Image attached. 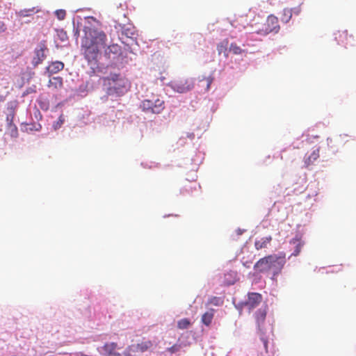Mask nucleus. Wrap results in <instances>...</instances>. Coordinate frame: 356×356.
Here are the masks:
<instances>
[{
  "label": "nucleus",
  "mask_w": 356,
  "mask_h": 356,
  "mask_svg": "<svg viewBox=\"0 0 356 356\" xmlns=\"http://www.w3.org/2000/svg\"><path fill=\"white\" fill-rule=\"evenodd\" d=\"M83 32L81 49L85 58L89 63L97 60L102 48L104 49V54L107 58H115L121 54L122 48L118 44L106 47L107 36L103 31L86 26Z\"/></svg>",
  "instance_id": "nucleus-1"
},
{
  "label": "nucleus",
  "mask_w": 356,
  "mask_h": 356,
  "mask_svg": "<svg viewBox=\"0 0 356 356\" xmlns=\"http://www.w3.org/2000/svg\"><path fill=\"white\" fill-rule=\"evenodd\" d=\"M285 256L270 254L260 259L254 266V268L261 273L273 270V274H278L285 264Z\"/></svg>",
  "instance_id": "nucleus-2"
},
{
  "label": "nucleus",
  "mask_w": 356,
  "mask_h": 356,
  "mask_svg": "<svg viewBox=\"0 0 356 356\" xmlns=\"http://www.w3.org/2000/svg\"><path fill=\"white\" fill-rule=\"evenodd\" d=\"M104 84L107 86L108 95L121 96L128 90V80L120 74H111L104 79Z\"/></svg>",
  "instance_id": "nucleus-3"
},
{
  "label": "nucleus",
  "mask_w": 356,
  "mask_h": 356,
  "mask_svg": "<svg viewBox=\"0 0 356 356\" xmlns=\"http://www.w3.org/2000/svg\"><path fill=\"white\" fill-rule=\"evenodd\" d=\"M140 107L145 112L159 114L165 108L164 101L156 96H152L151 99L143 100Z\"/></svg>",
  "instance_id": "nucleus-4"
},
{
  "label": "nucleus",
  "mask_w": 356,
  "mask_h": 356,
  "mask_svg": "<svg viewBox=\"0 0 356 356\" xmlns=\"http://www.w3.org/2000/svg\"><path fill=\"white\" fill-rule=\"evenodd\" d=\"M262 298L261 296L255 292H251L248 293V298L244 301H239L236 303V298L234 299V303L235 307L238 310H241L243 307H248L249 311L255 308L261 302Z\"/></svg>",
  "instance_id": "nucleus-5"
},
{
  "label": "nucleus",
  "mask_w": 356,
  "mask_h": 356,
  "mask_svg": "<svg viewBox=\"0 0 356 356\" xmlns=\"http://www.w3.org/2000/svg\"><path fill=\"white\" fill-rule=\"evenodd\" d=\"M47 51L48 49L46 45V42L44 40L40 42L34 50V55L31 61L33 67H36L43 62L47 57L46 51Z\"/></svg>",
  "instance_id": "nucleus-6"
},
{
  "label": "nucleus",
  "mask_w": 356,
  "mask_h": 356,
  "mask_svg": "<svg viewBox=\"0 0 356 356\" xmlns=\"http://www.w3.org/2000/svg\"><path fill=\"white\" fill-rule=\"evenodd\" d=\"M170 86L175 91L179 93L186 92L193 88L191 81L186 79H178L172 81Z\"/></svg>",
  "instance_id": "nucleus-7"
},
{
  "label": "nucleus",
  "mask_w": 356,
  "mask_h": 356,
  "mask_svg": "<svg viewBox=\"0 0 356 356\" xmlns=\"http://www.w3.org/2000/svg\"><path fill=\"white\" fill-rule=\"evenodd\" d=\"M118 348V344L115 342H107L103 346L97 348V351L100 355L104 356H115L118 353L115 350Z\"/></svg>",
  "instance_id": "nucleus-8"
},
{
  "label": "nucleus",
  "mask_w": 356,
  "mask_h": 356,
  "mask_svg": "<svg viewBox=\"0 0 356 356\" xmlns=\"http://www.w3.org/2000/svg\"><path fill=\"white\" fill-rule=\"evenodd\" d=\"M267 27L265 31L267 33L275 32L277 33L280 29V26L278 24V19L277 17L271 15H269L266 20Z\"/></svg>",
  "instance_id": "nucleus-9"
},
{
  "label": "nucleus",
  "mask_w": 356,
  "mask_h": 356,
  "mask_svg": "<svg viewBox=\"0 0 356 356\" xmlns=\"http://www.w3.org/2000/svg\"><path fill=\"white\" fill-rule=\"evenodd\" d=\"M334 39L339 45H343L346 47L348 44V39L352 36L349 35L347 31H337L334 33Z\"/></svg>",
  "instance_id": "nucleus-10"
},
{
  "label": "nucleus",
  "mask_w": 356,
  "mask_h": 356,
  "mask_svg": "<svg viewBox=\"0 0 356 356\" xmlns=\"http://www.w3.org/2000/svg\"><path fill=\"white\" fill-rule=\"evenodd\" d=\"M64 67H65V65L61 61H58V60L52 61V62L49 63V64L47 67L46 71L48 73V76H51V75L56 74V73L60 72L61 70H63Z\"/></svg>",
  "instance_id": "nucleus-11"
},
{
  "label": "nucleus",
  "mask_w": 356,
  "mask_h": 356,
  "mask_svg": "<svg viewBox=\"0 0 356 356\" xmlns=\"http://www.w3.org/2000/svg\"><path fill=\"white\" fill-rule=\"evenodd\" d=\"M320 156V147L314 149L309 155H305L304 163L305 168L312 165Z\"/></svg>",
  "instance_id": "nucleus-12"
},
{
  "label": "nucleus",
  "mask_w": 356,
  "mask_h": 356,
  "mask_svg": "<svg viewBox=\"0 0 356 356\" xmlns=\"http://www.w3.org/2000/svg\"><path fill=\"white\" fill-rule=\"evenodd\" d=\"M266 307L264 306L259 309L254 314L257 325L259 331L261 330V327L266 319Z\"/></svg>",
  "instance_id": "nucleus-13"
},
{
  "label": "nucleus",
  "mask_w": 356,
  "mask_h": 356,
  "mask_svg": "<svg viewBox=\"0 0 356 356\" xmlns=\"http://www.w3.org/2000/svg\"><path fill=\"white\" fill-rule=\"evenodd\" d=\"M248 24L249 22L247 16L243 15L238 16L232 22V26L236 29H238L239 30L245 29Z\"/></svg>",
  "instance_id": "nucleus-14"
},
{
  "label": "nucleus",
  "mask_w": 356,
  "mask_h": 356,
  "mask_svg": "<svg viewBox=\"0 0 356 356\" xmlns=\"http://www.w3.org/2000/svg\"><path fill=\"white\" fill-rule=\"evenodd\" d=\"M215 310L213 309H209L202 316L201 321L206 326L211 325L213 318Z\"/></svg>",
  "instance_id": "nucleus-15"
},
{
  "label": "nucleus",
  "mask_w": 356,
  "mask_h": 356,
  "mask_svg": "<svg viewBox=\"0 0 356 356\" xmlns=\"http://www.w3.org/2000/svg\"><path fill=\"white\" fill-rule=\"evenodd\" d=\"M237 280V273L234 271H229L225 274L224 283L227 286L234 284Z\"/></svg>",
  "instance_id": "nucleus-16"
},
{
  "label": "nucleus",
  "mask_w": 356,
  "mask_h": 356,
  "mask_svg": "<svg viewBox=\"0 0 356 356\" xmlns=\"http://www.w3.org/2000/svg\"><path fill=\"white\" fill-rule=\"evenodd\" d=\"M151 346L152 343L150 341H145L141 343L130 346V350H132L134 353L136 351L144 352L147 350Z\"/></svg>",
  "instance_id": "nucleus-17"
},
{
  "label": "nucleus",
  "mask_w": 356,
  "mask_h": 356,
  "mask_svg": "<svg viewBox=\"0 0 356 356\" xmlns=\"http://www.w3.org/2000/svg\"><path fill=\"white\" fill-rule=\"evenodd\" d=\"M48 86L53 87L56 90L61 89L63 87V78L60 76L53 77L52 79H49Z\"/></svg>",
  "instance_id": "nucleus-18"
},
{
  "label": "nucleus",
  "mask_w": 356,
  "mask_h": 356,
  "mask_svg": "<svg viewBox=\"0 0 356 356\" xmlns=\"http://www.w3.org/2000/svg\"><path fill=\"white\" fill-rule=\"evenodd\" d=\"M38 10L35 8H31L29 9H22L16 13L17 17L20 18H23L25 17H32L34 14L38 13Z\"/></svg>",
  "instance_id": "nucleus-19"
},
{
  "label": "nucleus",
  "mask_w": 356,
  "mask_h": 356,
  "mask_svg": "<svg viewBox=\"0 0 356 356\" xmlns=\"http://www.w3.org/2000/svg\"><path fill=\"white\" fill-rule=\"evenodd\" d=\"M229 45V41L227 39H225L217 44L218 54L220 55L223 54L226 57L227 56V47Z\"/></svg>",
  "instance_id": "nucleus-20"
},
{
  "label": "nucleus",
  "mask_w": 356,
  "mask_h": 356,
  "mask_svg": "<svg viewBox=\"0 0 356 356\" xmlns=\"http://www.w3.org/2000/svg\"><path fill=\"white\" fill-rule=\"evenodd\" d=\"M272 237L268 236L265 238H262L259 241H256L254 243L255 248L259 250L262 248H266L267 245L271 241Z\"/></svg>",
  "instance_id": "nucleus-21"
},
{
  "label": "nucleus",
  "mask_w": 356,
  "mask_h": 356,
  "mask_svg": "<svg viewBox=\"0 0 356 356\" xmlns=\"http://www.w3.org/2000/svg\"><path fill=\"white\" fill-rule=\"evenodd\" d=\"M292 15V9L286 8L282 11L281 21L284 23H287L291 19Z\"/></svg>",
  "instance_id": "nucleus-22"
},
{
  "label": "nucleus",
  "mask_w": 356,
  "mask_h": 356,
  "mask_svg": "<svg viewBox=\"0 0 356 356\" xmlns=\"http://www.w3.org/2000/svg\"><path fill=\"white\" fill-rule=\"evenodd\" d=\"M6 132L12 138H16L18 137V129L15 124H7Z\"/></svg>",
  "instance_id": "nucleus-23"
},
{
  "label": "nucleus",
  "mask_w": 356,
  "mask_h": 356,
  "mask_svg": "<svg viewBox=\"0 0 356 356\" xmlns=\"http://www.w3.org/2000/svg\"><path fill=\"white\" fill-rule=\"evenodd\" d=\"M190 325L191 322L188 318L181 319L177 323V327L181 330L187 329Z\"/></svg>",
  "instance_id": "nucleus-24"
},
{
  "label": "nucleus",
  "mask_w": 356,
  "mask_h": 356,
  "mask_svg": "<svg viewBox=\"0 0 356 356\" xmlns=\"http://www.w3.org/2000/svg\"><path fill=\"white\" fill-rule=\"evenodd\" d=\"M209 303L215 306H220L223 303V300L221 298L213 297L209 299Z\"/></svg>",
  "instance_id": "nucleus-25"
},
{
  "label": "nucleus",
  "mask_w": 356,
  "mask_h": 356,
  "mask_svg": "<svg viewBox=\"0 0 356 356\" xmlns=\"http://www.w3.org/2000/svg\"><path fill=\"white\" fill-rule=\"evenodd\" d=\"M229 49L234 54H241L242 53V49H241V47L235 43H232L230 44Z\"/></svg>",
  "instance_id": "nucleus-26"
},
{
  "label": "nucleus",
  "mask_w": 356,
  "mask_h": 356,
  "mask_svg": "<svg viewBox=\"0 0 356 356\" xmlns=\"http://www.w3.org/2000/svg\"><path fill=\"white\" fill-rule=\"evenodd\" d=\"M55 15L59 20H63L65 18L66 11L63 9L57 10L55 12Z\"/></svg>",
  "instance_id": "nucleus-27"
},
{
  "label": "nucleus",
  "mask_w": 356,
  "mask_h": 356,
  "mask_svg": "<svg viewBox=\"0 0 356 356\" xmlns=\"http://www.w3.org/2000/svg\"><path fill=\"white\" fill-rule=\"evenodd\" d=\"M132 353H134V351L130 350V346H129L122 353H118L115 356H133Z\"/></svg>",
  "instance_id": "nucleus-28"
},
{
  "label": "nucleus",
  "mask_w": 356,
  "mask_h": 356,
  "mask_svg": "<svg viewBox=\"0 0 356 356\" xmlns=\"http://www.w3.org/2000/svg\"><path fill=\"white\" fill-rule=\"evenodd\" d=\"M14 118H15V114L13 112L8 114L6 117L7 124H13Z\"/></svg>",
  "instance_id": "nucleus-29"
},
{
  "label": "nucleus",
  "mask_w": 356,
  "mask_h": 356,
  "mask_svg": "<svg viewBox=\"0 0 356 356\" xmlns=\"http://www.w3.org/2000/svg\"><path fill=\"white\" fill-rule=\"evenodd\" d=\"M302 245L303 244L300 241H298V244L296 245L293 255L297 256L300 252Z\"/></svg>",
  "instance_id": "nucleus-30"
},
{
  "label": "nucleus",
  "mask_w": 356,
  "mask_h": 356,
  "mask_svg": "<svg viewBox=\"0 0 356 356\" xmlns=\"http://www.w3.org/2000/svg\"><path fill=\"white\" fill-rule=\"evenodd\" d=\"M207 81V90H208L210 88L211 84L212 83L213 81V77L212 76H209L205 79Z\"/></svg>",
  "instance_id": "nucleus-31"
},
{
  "label": "nucleus",
  "mask_w": 356,
  "mask_h": 356,
  "mask_svg": "<svg viewBox=\"0 0 356 356\" xmlns=\"http://www.w3.org/2000/svg\"><path fill=\"white\" fill-rule=\"evenodd\" d=\"M7 29L6 25L2 21H0V33H3Z\"/></svg>",
  "instance_id": "nucleus-32"
},
{
  "label": "nucleus",
  "mask_w": 356,
  "mask_h": 356,
  "mask_svg": "<svg viewBox=\"0 0 356 356\" xmlns=\"http://www.w3.org/2000/svg\"><path fill=\"white\" fill-rule=\"evenodd\" d=\"M64 122V118L63 116L61 115L59 118H58V120L57 122V125L56 127V128H57L58 127H60Z\"/></svg>",
  "instance_id": "nucleus-33"
},
{
  "label": "nucleus",
  "mask_w": 356,
  "mask_h": 356,
  "mask_svg": "<svg viewBox=\"0 0 356 356\" xmlns=\"http://www.w3.org/2000/svg\"><path fill=\"white\" fill-rule=\"evenodd\" d=\"M292 9V14L294 13L295 15H299L301 12V8L300 6L295 7Z\"/></svg>",
  "instance_id": "nucleus-34"
},
{
  "label": "nucleus",
  "mask_w": 356,
  "mask_h": 356,
  "mask_svg": "<svg viewBox=\"0 0 356 356\" xmlns=\"http://www.w3.org/2000/svg\"><path fill=\"white\" fill-rule=\"evenodd\" d=\"M261 340L264 343V348H265L266 350H267V343H268L267 340L266 339H264V337H261Z\"/></svg>",
  "instance_id": "nucleus-35"
},
{
  "label": "nucleus",
  "mask_w": 356,
  "mask_h": 356,
  "mask_svg": "<svg viewBox=\"0 0 356 356\" xmlns=\"http://www.w3.org/2000/svg\"><path fill=\"white\" fill-rule=\"evenodd\" d=\"M129 29H124V30L122 31V33H123L124 34H125L126 35H127V36H128V35H129Z\"/></svg>",
  "instance_id": "nucleus-36"
},
{
  "label": "nucleus",
  "mask_w": 356,
  "mask_h": 356,
  "mask_svg": "<svg viewBox=\"0 0 356 356\" xmlns=\"http://www.w3.org/2000/svg\"><path fill=\"white\" fill-rule=\"evenodd\" d=\"M170 350L172 353H174L177 350V348H176V346H172V348H170Z\"/></svg>",
  "instance_id": "nucleus-37"
}]
</instances>
